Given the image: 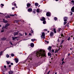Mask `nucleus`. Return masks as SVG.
Returning a JSON list of instances; mask_svg holds the SVG:
<instances>
[{
  "label": "nucleus",
  "mask_w": 74,
  "mask_h": 74,
  "mask_svg": "<svg viewBox=\"0 0 74 74\" xmlns=\"http://www.w3.org/2000/svg\"><path fill=\"white\" fill-rule=\"evenodd\" d=\"M19 34H20V36H23V35H22V34H21L20 33Z\"/></svg>",
  "instance_id": "bf43d9fd"
},
{
  "label": "nucleus",
  "mask_w": 74,
  "mask_h": 74,
  "mask_svg": "<svg viewBox=\"0 0 74 74\" xmlns=\"http://www.w3.org/2000/svg\"><path fill=\"white\" fill-rule=\"evenodd\" d=\"M31 41H34V39H31Z\"/></svg>",
  "instance_id": "a18cd8bd"
},
{
  "label": "nucleus",
  "mask_w": 74,
  "mask_h": 74,
  "mask_svg": "<svg viewBox=\"0 0 74 74\" xmlns=\"http://www.w3.org/2000/svg\"><path fill=\"white\" fill-rule=\"evenodd\" d=\"M10 16H14V14H10Z\"/></svg>",
  "instance_id": "2f4dec72"
},
{
  "label": "nucleus",
  "mask_w": 74,
  "mask_h": 74,
  "mask_svg": "<svg viewBox=\"0 0 74 74\" xmlns=\"http://www.w3.org/2000/svg\"><path fill=\"white\" fill-rule=\"evenodd\" d=\"M3 22L4 23H7L8 22V21L5 20L3 19Z\"/></svg>",
  "instance_id": "9b49d317"
},
{
  "label": "nucleus",
  "mask_w": 74,
  "mask_h": 74,
  "mask_svg": "<svg viewBox=\"0 0 74 74\" xmlns=\"http://www.w3.org/2000/svg\"><path fill=\"white\" fill-rule=\"evenodd\" d=\"M32 9L31 8H29L28 9V12H32Z\"/></svg>",
  "instance_id": "20e7f679"
},
{
  "label": "nucleus",
  "mask_w": 74,
  "mask_h": 74,
  "mask_svg": "<svg viewBox=\"0 0 74 74\" xmlns=\"http://www.w3.org/2000/svg\"><path fill=\"white\" fill-rule=\"evenodd\" d=\"M63 63H64V62L63 61L62 62V64H63Z\"/></svg>",
  "instance_id": "09e8293b"
},
{
  "label": "nucleus",
  "mask_w": 74,
  "mask_h": 74,
  "mask_svg": "<svg viewBox=\"0 0 74 74\" xmlns=\"http://www.w3.org/2000/svg\"><path fill=\"white\" fill-rule=\"evenodd\" d=\"M33 12L34 13V14H36V11H33Z\"/></svg>",
  "instance_id": "49530a36"
},
{
  "label": "nucleus",
  "mask_w": 74,
  "mask_h": 74,
  "mask_svg": "<svg viewBox=\"0 0 74 74\" xmlns=\"http://www.w3.org/2000/svg\"><path fill=\"white\" fill-rule=\"evenodd\" d=\"M11 65H13V64H13V63H11Z\"/></svg>",
  "instance_id": "4d7b16f0"
},
{
  "label": "nucleus",
  "mask_w": 74,
  "mask_h": 74,
  "mask_svg": "<svg viewBox=\"0 0 74 74\" xmlns=\"http://www.w3.org/2000/svg\"><path fill=\"white\" fill-rule=\"evenodd\" d=\"M36 12L38 13L40 12V10H39V9H38L36 10Z\"/></svg>",
  "instance_id": "6ab92c4d"
},
{
  "label": "nucleus",
  "mask_w": 74,
  "mask_h": 74,
  "mask_svg": "<svg viewBox=\"0 0 74 74\" xmlns=\"http://www.w3.org/2000/svg\"><path fill=\"white\" fill-rule=\"evenodd\" d=\"M46 42H47V44H48V43H49V42L48 41H47Z\"/></svg>",
  "instance_id": "052dcab7"
},
{
  "label": "nucleus",
  "mask_w": 74,
  "mask_h": 74,
  "mask_svg": "<svg viewBox=\"0 0 74 74\" xmlns=\"http://www.w3.org/2000/svg\"><path fill=\"white\" fill-rule=\"evenodd\" d=\"M14 60H15L16 63H18V58H15Z\"/></svg>",
  "instance_id": "6e6552de"
},
{
  "label": "nucleus",
  "mask_w": 74,
  "mask_h": 74,
  "mask_svg": "<svg viewBox=\"0 0 74 74\" xmlns=\"http://www.w3.org/2000/svg\"><path fill=\"white\" fill-rule=\"evenodd\" d=\"M50 36H53V33L52 32H51V33L50 34Z\"/></svg>",
  "instance_id": "f8f14e48"
},
{
  "label": "nucleus",
  "mask_w": 74,
  "mask_h": 74,
  "mask_svg": "<svg viewBox=\"0 0 74 74\" xmlns=\"http://www.w3.org/2000/svg\"><path fill=\"white\" fill-rule=\"evenodd\" d=\"M6 39L7 38H1V40H3V41H4V40H6Z\"/></svg>",
  "instance_id": "dca6fc26"
},
{
  "label": "nucleus",
  "mask_w": 74,
  "mask_h": 74,
  "mask_svg": "<svg viewBox=\"0 0 74 74\" xmlns=\"http://www.w3.org/2000/svg\"><path fill=\"white\" fill-rule=\"evenodd\" d=\"M63 60H64V58H62V62L63 61Z\"/></svg>",
  "instance_id": "864d4df0"
},
{
  "label": "nucleus",
  "mask_w": 74,
  "mask_h": 74,
  "mask_svg": "<svg viewBox=\"0 0 74 74\" xmlns=\"http://www.w3.org/2000/svg\"><path fill=\"white\" fill-rule=\"evenodd\" d=\"M46 23L47 22H46V21L45 20L43 21V24H46Z\"/></svg>",
  "instance_id": "aec40b11"
},
{
  "label": "nucleus",
  "mask_w": 74,
  "mask_h": 74,
  "mask_svg": "<svg viewBox=\"0 0 74 74\" xmlns=\"http://www.w3.org/2000/svg\"><path fill=\"white\" fill-rule=\"evenodd\" d=\"M31 47H34V44L32 43L30 44Z\"/></svg>",
  "instance_id": "4468645a"
},
{
  "label": "nucleus",
  "mask_w": 74,
  "mask_h": 74,
  "mask_svg": "<svg viewBox=\"0 0 74 74\" xmlns=\"http://www.w3.org/2000/svg\"><path fill=\"white\" fill-rule=\"evenodd\" d=\"M12 40H15V37H12Z\"/></svg>",
  "instance_id": "7c9ffc66"
},
{
  "label": "nucleus",
  "mask_w": 74,
  "mask_h": 74,
  "mask_svg": "<svg viewBox=\"0 0 74 74\" xmlns=\"http://www.w3.org/2000/svg\"><path fill=\"white\" fill-rule=\"evenodd\" d=\"M46 15L47 16H50V13L48 12H47L46 13Z\"/></svg>",
  "instance_id": "1a4fd4ad"
},
{
  "label": "nucleus",
  "mask_w": 74,
  "mask_h": 74,
  "mask_svg": "<svg viewBox=\"0 0 74 74\" xmlns=\"http://www.w3.org/2000/svg\"><path fill=\"white\" fill-rule=\"evenodd\" d=\"M51 53H48V56H51Z\"/></svg>",
  "instance_id": "b1692460"
},
{
  "label": "nucleus",
  "mask_w": 74,
  "mask_h": 74,
  "mask_svg": "<svg viewBox=\"0 0 74 74\" xmlns=\"http://www.w3.org/2000/svg\"><path fill=\"white\" fill-rule=\"evenodd\" d=\"M47 49L48 50H49V51H50V50H51V47L49 46V47Z\"/></svg>",
  "instance_id": "ddd939ff"
},
{
  "label": "nucleus",
  "mask_w": 74,
  "mask_h": 74,
  "mask_svg": "<svg viewBox=\"0 0 74 74\" xmlns=\"http://www.w3.org/2000/svg\"><path fill=\"white\" fill-rule=\"evenodd\" d=\"M54 19L55 21H57V20H58V18L57 17H54Z\"/></svg>",
  "instance_id": "393cba45"
},
{
  "label": "nucleus",
  "mask_w": 74,
  "mask_h": 74,
  "mask_svg": "<svg viewBox=\"0 0 74 74\" xmlns=\"http://www.w3.org/2000/svg\"><path fill=\"white\" fill-rule=\"evenodd\" d=\"M31 5V4H30L29 3H27V8H29V7H30V6Z\"/></svg>",
  "instance_id": "0eeeda50"
},
{
  "label": "nucleus",
  "mask_w": 74,
  "mask_h": 74,
  "mask_svg": "<svg viewBox=\"0 0 74 74\" xmlns=\"http://www.w3.org/2000/svg\"><path fill=\"white\" fill-rule=\"evenodd\" d=\"M49 31H47V33H49Z\"/></svg>",
  "instance_id": "0e129e2a"
},
{
  "label": "nucleus",
  "mask_w": 74,
  "mask_h": 74,
  "mask_svg": "<svg viewBox=\"0 0 74 74\" xmlns=\"http://www.w3.org/2000/svg\"><path fill=\"white\" fill-rule=\"evenodd\" d=\"M37 56H45V51L41 50H38L36 53Z\"/></svg>",
  "instance_id": "f257e3e1"
},
{
  "label": "nucleus",
  "mask_w": 74,
  "mask_h": 74,
  "mask_svg": "<svg viewBox=\"0 0 74 74\" xmlns=\"http://www.w3.org/2000/svg\"><path fill=\"white\" fill-rule=\"evenodd\" d=\"M70 40V37H69L68 38V40L69 41Z\"/></svg>",
  "instance_id": "58836bf2"
},
{
  "label": "nucleus",
  "mask_w": 74,
  "mask_h": 74,
  "mask_svg": "<svg viewBox=\"0 0 74 74\" xmlns=\"http://www.w3.org/2000/svg\"><path fill=\"white\" fill-rule=\"evenodd\" d=\"M29 36H32V34L31 33H30L29 34Z\"/></svg>",
  "instance_id": "8fccbe9b"
},
{
  "label": "nucleus",
  "mask_w": 74,
  "mask_h": 74,
  "mask_svg": "<svg viewBox=\"0 0 74 74\" xmlns=\"http://www.w3.org/2000/svg\"><path fill=\"white\" fill-rule=\"evenodd\" d=\"M14 16H15V15L16 16H17V14H14Z\"/></svg>",
  "instance_id": "e2e57ef3"
},
{
  "label": "nucleus",
  "mask_w": 74,
  "mask_h": 74,
  "mask_svg": "<svg viewBox=\"0 0 74 74\" xmlns=\"http://www.w3.org/2000/svg\"><path fill=\"white\" fill-rule=\"evenodd\" d=\"M49 73H50V71H49L48 72V73H47V74H49Z\"/></svg>",
  "instance_id": "37998d69"
},
{
  "label": "nucleus",
  "mask_w": 74,
  "mask_h": 74,
  "mask_svg": "<svg viewBox=\"0 0 74 74\" xmlns=\"http://www.w3.org/2000/svg\"><path fill=\"white\" fill-rule=\"evenodd\" d=\"M25 36H27V33H26V32H25Z\"/></svg>",
  "instance_id": "603ef678"
},
{
  "label": "nucleus",
  "mask_w": 74,
  "mask_h": 74,
  "mask_svg": "<svg viewBox=\"0 0 74 74\" xmlns=\"http://www.w3.org/2000/svg\"><path fill=\"white\" fill-rule=\"evenodd\" d=\"M7 27V26H6V25H5V26L3 28H2V29L3 30L4 29V28H5V29H6Z\"/></svg>",
  "instance_id": "bb28decb"
},
{
  "label": "nucleus",
  "mask_w": 74,
  "mask_h": 74,
  "mask_svg": "<svg viewBox=\"0 0 74 74\" xmlns=\"http://www.w3.org/2000/svg\"><path fill=\"white\" fill-rule=\"evenodd\" d=\"M53 30L55 33H56V29H53Z\"/></svg>",
  "instance_id": "f3484780"
},
{
  "label": "nucleus",
  "mask_w": 74,
  "mask_h": 74,
  "mask_svg": "<svg viewBox=\"0 0 74 74\" xmlns=\"http://www.w3.org/2000/svg\"><path fill=\"white\" fill-rule=\"evenodd\" d=\"M4 32V29L1 31V33H3V32Z\"/></svg>",
  "instance_id": "4c0bfd02"
},
{
  "label": "nucleus",
  "mask_w": 74,
  "mask_h": 74,
  "mask_svg": "<svg viewBox=\"0 0 74 74\" xmlns=\"http://www.w3.org/2000/svg\"><path fill=\"white\" fill-rule=\"evenodd\" d=\"M18 33H19V32H14V36H16V35H18Z\"/></svg>",
  "instance_id": "39448f33"
},
{
  "label": "nucleus",
  "mask_w": 74,
  "mask_h": 74,
  "mask_svg": "<svg viewBox=\"0 0 74 74\" xmlns=\"http://www.w3.org/2000/svg\"><path fill=\"white\" fill-rule=\"evenodd\" d=\"M6 57L7 58H8L9 57H10V56L8 55V54H7L6 55Z\"/></svg>",
  "instance_id": "c85d7f7f"
},
{
  "label": "nucleus",
  "mask_w": 74,
  "mask_h": 74,
  "mask_svg": "<svg viewBox=\"0 0 74 74\" xmlns=\"http://www.w3.org/2000/svg\"><path fill=\"white\" fill-rule=\"evenodd\" d=\"M31 31H32V33H34V32L33 31V30L32 29L31 30Z\"/></svg>",
  "instance_id": "79ce46f5"
},
{
  "label": "nucleus",
  "mask_w": 74,
  "mask_h": 74,
  "mask_svg": "<svg viewBox=\"0 0 74 74\" xmlns=\"http://www.w3.org/2000/svg\"><path fill=\"white\" fill-rule=\"evenodd\" d=\"M8 67H11V65H9L8 66Z\"/></svg>",
  "instance_id": "13d9d810"
},
{
  "label": "nucleus",
  "mask_w": 74,
  "mask_h": 74,
  "mask_svg": "<svg viewBox=\"0 0 74 74\" xmlns=\"http://www.w3.org/2000/svg\"><path fill=\"white\" fill-rule=\"evenodd\" d=\"M12 5H14V6H16V3L15 2H13L12 3Z\"/></svg>",
  "instance_id": "2eb2a0df"
},
{
  "label": "nucleus",
  "mask_w": 74,
  "mask_h": 74,
  "mask_svg": "<svg viewBox=\"0 0 74 74\" xmlns=\"http://www.w3.org/2000/svg\"><path fill=\"white\" fill-rule=\"evenodd\" d=\"M68 56H70V53H69V54H68Z\"/></svg>",
  "instance_id": "a19ab883"
},
{
  "label": "nucleus",
  "mask_w": 74,
  "mask_h": 74,
  "mask_svg": "<svg viewBox=\"0 0 74 74\" xmlns=\"http://www.w3.org/2000/svg\"><path fill=\"white\" fill-rule=\"evenodd\" d=\"M12 10H14L15 9V8L14 7H12Z\"/></svg>",
  "instance_id": "de8ad7c7"
},
{
  "label": "nucleus",
  "mask_w": 74,
  "mask_h": 74,
  "mask_svg": "<svg viewBox=\"0 0 74 74\" xmlns=\"http://www.w3.org/2000/svg\"><path fill=\"white\" fill-rule=\"evenodd\" d=\"M4 67L5 69H6V66L5 65L4 66Z\"/></svg>",
  "instance_id": "3c124183"
},
{
  "label": "nucleus",
  "mask_w": 74,
  "mask_h": 74,
  "mask_svg": "<svg viewBox=\"0 0 74 74\" xmlns=\"http://www.w3.org/2000/svg\"><path fill=\"white\" fill-rule=\"evenodd\" d=\"M10 24L9 23H7L6 24V26L7 27H8V26H10Z\"/></svg>",
  "instance_id": "a211bd4d"
},
{
  "label": "nucleus",
  "mask_w": 74,
  "mask_h": 74,
  "mask_svg": "<svg viewBox=\"0 0 74 74\" xmlns=\"http://www.w3.org/2000/svg\"><path fill=\"white\" fill-rule=\"evenodd\" d=\"M58 32H60V30H62V28H58Z\"/></svg>",
  "instance_id": "a878e982"
},
{
  "label": "nucleus",
  "mask_w": 74,
  "mask_h": 74,
  "mask_svg": "<svg viewBox=\"0 0 74 74\" xmlns=\"http://www.w3.org/2000/svg\"><path fill=\"white\" fill-rule=\"evenodd\" d=\"M5 18H10V16H6L5 17Z\"/></svg>",
  "instance_id": "412c9836"
},
{
  "label": "nucleus",
  "mask_w": 74,
  "mask_h": 74,
  "mask_svg": "<svg viewBox=\"0 0 74 74\" xmlns=\"http://www.w3.org/2000/svg\"><path fill=\"white\" fill-rule=\"evenodd\" d=\"M3 54V51H1L0 52V55H2V54Z\"/></svg>",
  "instance_id": "cd10ccee"
},
{
  "label": "nucleus",
  "mask_w": 74,
  "mask_h": 74,
  "mask_svg": "<svg viewBox=\"0 0 74 74\" xmlns=\"http://www.w3.org/2000/svg\"><path fill=\"white\" fill-rule=\"evenodd\" d=\"M9 43L11 45H12V42H9Z\"/></svg>",
  "instance_id": "c9c22d12"
},
{
  "label": "nucleus",
  "mask_w": 74,
  "mask_h": 74,
  "mask_svg": "<svg viewBox=\"0 0 74 74\" xmlns=\"http://www.w3.org/2000/svg\"><path fill=\"white\" fill-rule=\"evenodd\" d=\"M52 52L53 53V52H54V50H53V49L52 50Z\"/></svg>",
  "instance_id": "c03bdc74"
},
{
  "label": "nucleus",
  "mask_w": 74,
  "mask_h": 74,
  "mask_svg": "<svg viewBox=\"0 0 74 74\" xmlns=\"http://www.w3.org/2000/svg\"><path fill=\"white\" fill-rule=\"evenodd\" d=\"M41 37H42V38L45 39V33L44 32H42V35L40 36Z\"/></svg>",
  "instance_id": "f03ea898"
},
{
  "label": "nucleus",
  "mask_w": 74,
  "mask_h": 74,
  "mask_svg": "<svg viewBox=\"0 0 74 74\" xmlns=\"http://www.w3.org/2000/svg\"><path fill=\"white\" fill-rule=\"evenodd\" d=\"M11 56L12 57L14 56V54L13 53H12L11 54Z\"/></svg>",
  "instance_id": "473e14b6"
},
{
  "label": "nucleus",
  "mask_w": 74,
  "mask_h": 74,
  "mask_svg": "<svg viewBox=\"0 0 74 74\" xmlns=\"http://www.w3.org/2000/svg\"><path fill=\"white\" fill-rule=\"evenodd\" d=\"M18 22H19V21H15V22H16V23H18Z\"/></svg>",
  "instance_id": "e433bc0d"
},
{
  "label": "nucleus",
  "mask_w": 74,
  "mask_h": 74,
  "mask_svg": "<svg viewBox=\"0 0 74 74\" xmlns=\"http://www.w3.org/2000/svg\"><path fill=\"white\" fill-rule=\"evenodd\" d=\"M67 19H68V18H67V17H64V22H66V21H67Z\"/></svg>",
  "instance_id": "7ed1b4c3"
},
{
  "label": "nucleus",
  "mask_w": 74,
  "mask_h": 74,
  "mask_svg": "<svg viewBox=\"0 0 74 74\" xmlns=\"http://www.w3.org/2000/svg\"><path fill=\"white\" fill-rule=\"evenodd\" d=\"M14 38H18V37H14Z\"/></svg>",
  "instance_id": "680f3d73"
},
{
  "label": "nucleus",
  "mask_w": 74,
  "mask_h": 74,
  "mask_svg": "<svg viewBox=\"0 0 74 74\" xmlns=\"http://www.w3.org/2000/svg\"><path fill=\"white\" fill-rule=\"evenodd\" d=\"M71 2L72 3H73V4L74 3V0H72L71 1Z\"/></svg>",
  "instance_id": "f704fd0d"
},
{
  "label": "nucleus",
  "mask_w": 74,
  "mask_h": 74,
  "mask_svg": "<svg viewBox=\"0 0 74 74\" xmlns=\"http://www.w3.org/2000/svg\"><path fill=\"white\" fill-rule=\"evenodd\" d=\"M73 12H71V15H73Z\"/></svg>",
  "instance_id": "6e6d98bb"
},
{
  "label": "nucleus",
  "mask_w": 74,
  "mask_h": 74,
  "mask_svg": "<svg viewBox=\"0 0 74 74\" xmlns=\"http://www.w3.org/2000/svg\"><path fill=\"white\" fill-rule=\"evenodd\" d=\"M61 36L62 37V36H63V34H62V35H61Z\"/></svg>",
  "instance_id": "774afa93"
},
{
  "label": "nucleus",
  "mask_w": 74,
  "mask_h": 74,
  "mask_svg": "<svg viewBox=\"0 0 74 74\" xmlns=\"http://www.w3.org/2000/svg\"><path fill=\"white\" fill-rule=\"evenodd\" d=\"M67 23V22H66V21H65L64 22V25H65L66 24V23Z\"/></svg>",
  "instance_id": "c756f323"
},
{
  "label": "nucleus",
  "mask_w": 74,
  "mask_h": 74,
  "mask_svg": "<svg viewBox=\"0 0 74 74\" xmlns=\"http://www.w3.org/2000/svg\"><path fill=\"white\" fill-rule=\"evenodd\" d=\"M55 74H57V73L56 72V73H55Z\"/></svg>",
  "instance_id": "338daca9"
},
{
  "label": "nucleus",
  "mask_w": 74,
  "mask_h": 74,
  "mask_svg": "<svg viewBox=\"0 0 74 74\" xmlns=\"http://www.w3.org/2000/svg\"><path fill=\"white\" fill-rule=\"evenodd\" d=\"M45 30L46 31H47V29H45Z\"/></svg>",
  "instance_id": "69168bd1"
},
{
  "label": "nucleus",
  "mask_w": 74,
  "mask_h": 74,
  "mask_svg": "<svg viewBox=\"0 0 74 74\" xmlns=\"http://www.w3.org/2000/svg\"><path fill=\"white\" fill-rule=\"evenodd\" d=\"M1 5H2V6H4V4H1Z\"/></svg>",
  "instance_id": "5fc2aeb1"
},
{
  "label": "nucleus",
  "mask_w": 74,
  "mask_h": 74,
  "mask_svg": "<svg viewBox=\"0 0 74 74\" xmlns=\"http://www.w3.org/2000/svg\"><path fill=\"white\" fill-rule=\"evenodd\" d=\"M40 20L42 21H44L45 20V18L44 17H43L42 19H40Z\"/></svg>",
  "instance_id": "9d476101"
},
{
  "label": "nucleus",
  "mask_w": 74,
  "mask_h": 74,
  "mask_svg": "<svg viewBox=\"0 0 74 74\" xmlns=\"http://www.w3.org/2000/svg\"><path fill=\"white\" fill-rule=\"evenodd\" d=\"M57 52H58V51L57 50H56V51L55 52V53H57Z\"/></svg>",
  "instance_id": "ea45409f"
},
{
  "label": "nucleus",
  "mask_w": 74,
  "mask_h": 74,
  "mask_svg": "<svg viewBox=\"0 0 74 74\" xmlns=\"http://www.w3.org/2000/svg\"><path fill=\"white\" fill-rule=\"evenodd\" d=\"M6 62V63H7V64H10V62H8V61H7Z\"/></svg>",
  "instance_id": "5701e85b"
},
{
  "label": "nucleus",
  "mask_w": 74,
  "mask_h": 74,
  "mask_svg": "<svg viewBox=\"0 0 74 74\" xmlns=\"http://www.w3.org/2000/svg\"><path fill=\"white\" fill-rule=\"evenodd\" d=\"M9 74H12L13 73V71H10L9 72Z\"/></svg>",
  "instance_id": "423d86ee"
},
{
  "label": "nucleus",
  "mask_w": 74,
  "mask_h": 74,
  "mask_svg": "<svg viewBox=\"0 0 74 74\" xmlns=\"http://www.w3.org/2000/svg\"><path fill=\"white\" fill-rule=\"evenodd\" d=\"M63 42H64V40H62L61 41V44H62V43H63Z\"/></svg>",
  "instance_id": "72a5a7b5"
},
{
  "label": "nucleus",
  "mask_w": 74,
  "mask_h": 74,
  "mask_svg": "<svg viewBox=\"0 0 74 74\" xmlns=\"http://www.w3.org/2000/svg\"><path fill=\"white\" fill-rule=\"evenodd\" d=\"M35 6H38V3H35Z\"/></svg>",
  "instance_id": "4be33fe9"
}]
</instances>
